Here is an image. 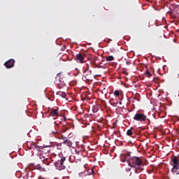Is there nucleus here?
Returning a JSON list of instances; mask_svg holds the SVG:
<instances>
[{
  "label": "nucleus",
  "instance_id": "1",
  "mask_svg": "<svg viewBox=\"0 0 179 179\" xmlns=\"http://www.w3.org/2000/svg\"><path fill=\"white\" fill-rule=\"evenodd\" d=\"M128 166L129 167H133L135 169L134 171L136 174H139V173H142L143 170V165H142V159L138 157H131L129 159Z\"/></svg>",
  "mask_w": 179,
  "mask_h": 179
},
{
  "label": "nucleus",
  "instance_id": "2",
  "mask_svg": "<svg viewBox=\"0 0 179 179\" xmlns=\"http://www.w3.org/2000/svg\"><path fill=\"white\" fill-rule=\"evenodd\" d=\"M49 155L50 151L47 150V148H42L38 151V156L43 163H44L45 160H48Z\"/></svg>",
  "mask_w": 179,
  "mask_h": 179
},
{
  "label": "nucleus",
  "instance_id": "3",
  "mask_svg": "<svg viewBox=\"0 0 179 179\" xmlns=\"http://www.w3.org/2000/svg\"><path fill=\"white\" fill-rule=\"evenodd\" d=\"M66 158L65 157H59L58 159L55 162L54 164L57 170H65V161Z\"/></svg>",
  "mask_w": 179,
  "mask_h": 179
},
{
  "label": "nucleus",
  "instance_id": "4",
  "mask_svg": "<svg viewBox=\"0 0 179 179\" xmlns=\"http://www.w3.org/2000/svg\"><path fill=\"white\" fill-rule=\"evenodd\" d=\"M133 120H134V121H138V122H145L148 120V116L141 113H136L134 115Z\"/></svg>",
  "mask_w": 179,
  "mask_h": 179
},
{
  "label": "nucleus",
  "instance_id": "5",
  "mask_svg": "<svg viewBox=\"0 0 179 179\" xmlns=\"http://www.w3.org/2000/svg\"><path fill=\"white\" fill-rule=\"evenodd\" d=\"M4 66L7 68V69H10V68H13L15 66V59H10L8 61L4 63Z\"/></svg>",
  "mask_w": 179,
  "mask_h": 179
},
{
  "label": "nucleus",
  "instance_id": "6",
  "mask_svg": "<svg viewBox=\"0 0 179 179\" xmlns=\"http://www.w3.org/2000/svg\"><path fill=\"white\" fill-rule=\"evenodd\" d=\"M59 139H62V141H63L64 145H66V146H69V148L72 146V141H69L68 138L65 137L64 135H62L59 137Z\"/></svg>",
  "mask_w": 179,
  "mask_h": 179
},
{
  "label": "nucleus",
  "instance_id": "7",
  "mask_svg": "<svg viewBox=\"0 0 179 179\" xmlns=\"http://www.w3.org/2000/svg\"><path fill=\"white\" fill-rule=\"evenodd\" d=\"M85 57H87V52H85L84 56L82 55V53H78L76 55V59L77 62L82 64V62H83V60L85 59Z\"/></svg>",
  "mask_w": 179,
  "mask_h": 179
},
{
  "label": "nucleus",
  "instance_id": "8",
  "mask_svg": "<svg viewBox=\"0 0 179 179\" xmlns=\"http://www.w3.org/2000/svg\"><path fill=\"white\" fill-rule=\"evenodd\" d=\"M172 166H179V157H174L172 159Z\"/></svg>",
  "mask_w": 179,
  "mask_h": 179
},
{
  "label": "nucleus",
  "instance_id": "9",
  "mask_svg": "<svg viewBox=\"0 0 179 179\" xmlns=\"http://www.w3.org/2000/svg\"><path fill=\"white\" fill-rule=\"evenodd\" d=\"M90 61H91V64L92 63V66L93 65H95V66L97 67V64H96V62L99 61V59L97 57H94L91 55Z\"/></svg>",
  "mask_w": 179,
  "mask_h": 179
},
{
  "label": "nucleus",
  "instance_id": "10",
  "mask_svg": "<svg viewBox=\"0 0 179 179\" xmlns=\"http://www.w3.org/2000/svg\"><path fill=\"white\" fill-rule=\"evenodd\" d=\"M50 117H58L59 113H58V109H53L50 113Z\"/></svg>",
  "mask_w": 179,
  "mask_h": 179
},
{
  "label": "nucleus",
  "instance_id": "11",
  "mask_svg": "<svg viewBox=\"0 0 179 179\" xmlns=\"http://www.w3.org/2000/svg\"><path fill=\"white\" fill-rule=\"evenodd\" d=\"M130 159H131V153L127 152L124 155V159L123 160V162H127V163H129Z\"/></svg>",
  "mask_w": 179,
  "mask_h": 179
},
{
  "label": "nucleus",
  "instance_id": "12",
  "mask_svg": "<svg viewBox=\"0 0 179 179\" xmlns=\"http://www.w3.org/2000/svg\"><path fill=\"white\" fill-rule=\"evenodd\" d=\"M99 108H100V105H97V103L93 105L92 113H97L99 111Z\"/></svg>",
  "mask_w": 179,
  "mask_h": 179
},
{
  "label": "nucleus",
  "instance_id": "13",
  "mask_svg": "<svg viewBox=\"0 0 179 179\" xmlns=\"http://www.w3.org/2000/svg\"><path fill=\"white\" fill-rule=\"evenodd\" d=\"M172 173L173 174H178L179 173V166H173Z\"/></svg>",
  "mask_w": 179,
  "mask_h": 179
},
{
  "label": "nucleus",
  "instance_id": "14",
  "mask_svg": "<svg viewBox=\"0 0 179 179\" xmlns=\"http://www.w3.org/2000/svg\"><path fill=\"white\" fill-rule=\"evenodd\" d=\"M57 96H60V97H62L63 99H65L66 97V94L64 92L59 91L57 92Z\"/></svg>",
  "mask_w": 179,
  "mask_h": 179
},
{
  "label": "nucleus",
  "instance_id": "15",
  "mask_svg": "<svg viewBox=\"0 0 179 179\" xmlns=\"http://www.w3.org/2000/svg\"><path fill=\"white\" fill-rule=\"evenodd\" d=\"M132 98L138 101H141V95L138 93H136L134 96L133 95Z\"/></svg>",
  "mask_w": 179,
  "mask_h": 179
},
{
  "label": "nucleus",
  "instance_id": "16",
  "mask_svg": "<svg viewBox=\"0 0 179 179\" xmlns=\"http://www.w3.org/2000/svg\"><path fill=\"white\" fill-rule=\"evenodd\" d=\"M87 71H84V78L87 82H90V76L86 74Z\"/></svg>",
  "mask_w": 179,
  "mask_h": 179
},
{
  "label": "nucleus",
  "instance_id": "17",
  "mask_svg": "<svg viewBox=\"0 0 179 179\" xmlns=\"http://www.w3.org/2000/svg\"><path fill=\"white\" fill-rule=\"evenodd\" d=\"M132 129H134V127H131L130 129L127 130V135H128V136L133 135L134 132H132Z\"/></svg>",
  "mask_w": 179,
  "mask_h": 179
},
{
  "label": "nucleus",
  "instance_id": "18",
  "mask_svg": "<svg viewBox=\"0 0 179 179\" xmlns=\"http://www.w3.org/2000/svg\"><path fill=\"white\" fill-rule=\"evenodd\" d=\"M106 61L110 62V61H114V57L113 56H108L106 57Z\"/></svg>",
  "mask_w": 179,
  "mask_h": 179
},
{
  "label": "nucleus",
  "instance_id": "19",
  "mask_svg": "<svg viewBox=\"0 0 179 179\" xmlns=\"http://www.w3.org/2000/svg\"><path fill=\"white\" fill-rule=\"evenodd\" d=\"M36 169L39 170L40 171H43V170H44V169L43 167H41V164L36 165Z\"/></svg>",
  "mask_w": 179,
  "mask_h": 179
},
{
  "label": "nucleus",
  "instance_id": "20",
  "mask_svg": "<svg viewBox=\"0 0 179 179\" xmlns=\"http://www.w3.org/2000/svg\"><path fill=\"white\" fill-rule=\"evenodd\" d=\"M114 94L116 96V97H120V91L115 90Z\"/></svg>",
  "mask_w": 179,
  "mask_h": 179
},
{
  "label": "nucleus",
  "instance_id": "21",
  "mask_svg": "<svg viewBox=\"0 0 179 179\" xmlns=\"http://www.w3.org/2000/svg\"><path fill=\"white\" fill-rule=\"evenodd\" d=\"M57 149L61 150L62 148V143H57Z\"/></svg>",
  "mask_w": 179,
  "mask_h": 179
},
{
  "label": "nucleus",
  "instance_id": "22",
  "mask_svg": "<svg viewBox=\"0 0 179 179\" xmlns=\"http://www.w3.org/2000/svg\"><path fill=\"white\" fill-rule=\"evenodd\" d=\"M79 176L81 177H86V176H87L86 171L85 173H79Z\"/></svg>",
  "mask_w": 179,
  "mask_h": 179
},
{
  "label": "nucleus",
  "instance_id": "23",
  "mask_svg": "<svg viewBox=\"0 0 179 179\" xmlns=\"http://www.w3.org/2000/svg\"><path fill=\"white\" fill-rule=\"evenodd\" d=\"M110 104H111V106H113V107H117V104H118V103L111 102L110 101Z\"/></svg>",
  "mask_w": 179,
  "mask_h": 179
},
{
  "label": "nucleus",
  "instance_id": "24",
  "mask_svg": "<svg viewBox=\"0 0 179 179\" xmlns=\"http://www.w3.org/2000/svg\"><path fill=\"white\" fill-rule=\"evenodd\" d=\"M96 158L94 157V156H91L90 157V162H95Z\"/></svg>",
  "mask_w": 179,
  "mask_h": 179
},
{
  "label": "nucleus",
  "instance_id": "25",
  "mask_svg": "<svg viewBox=\"0 0 179 179\" xmlns=\"http://www.w3.org/2000/svg\"><path fill=\"white\" fill-rule=\"evenodd\" d=\"M145 75H148V76H152V74L150 73V72L149 71H147L145 72Z\"/></svg>",
  "mask_w": 179,
  "mask_h": 179
},
{
  "label": "nucleus",
  "instance_id": "26",
  "mask_svg": "<svg viewBox=\"0 0 179 179\" xmlns=\"http://www.w3.org/2000/svg\"><path fill=\"white\" fill-rule=\"evenodd\" d=\"M94 173H95L94 167H93V168H92V169H91V175H92V174H94Z\"/></svg>",
  "mask_w": 179,
  "mask_h": 179
},
{
  "label": "nucleus",
  "instance_id": "27",
  "mask_svg": "<svg viewBox=\"0 0 179 179\" xmlns=\"http://www.w3.org/2000/svg\"><path fill=\"white\" fill-rule=\"evenodd\" d=\"M130 101H131L132 103H135L134 98H133V97L130 98Z\"/></svg>",
  "mask_w": 179,
  "mask_h": 179
},
{
  "label": "nucleus",
  "instance_id": "28",
  "mask_svg": "<svg viewBox=\"0 0 179 179\" xmlns=\"http://www.w3.org/2000/svg\"><path fill=\"white\" fill-rule=\"evenodd\" d=\"M146 121H148V124L150 125V120L149 119H148V117H147Z\"/></svg>",
  "mask_w": 179,
  "mask_h": 179
},
{
  "label": "nucleus",
  "instance_id": "29",
  "mask_svg": "<svg viewBox=\"0 0 179 179\" xmlns=\"http://www.w3.org/2000/svg\"><path fill=\"white\" fill-rule=\"evenodd\" d=\"M90 150L94 151V150H96V148H90Z\"/></svg>",
  "mask_w": 179,
  "mask_h": 179
},
{
  "label": "nucleus",
  "instance_id": "30",
  "mask_svg": "<svg viewBox=\"0 0 179 179\" xmlns=\"http://www.w3.org/2000/svg\"><path fill=\"white\" fill-rule=\"evenodd\" d=\"M86 139H87L89 141V137H87V136L85 137V141H86Z\"/></svg>",
  "mask_w": 179,
  "mask_h": 179
},
{
  "label": "nucleus",
  "instance_id": "31",
  "mask_svg": "<svg viewBox=\"0 0 179 179\" xmlns=\"http://www.w3.org/2000/svg\"><path fill=\"white\" fill-rule=\"evenodd\" d=\"M119 104H120V105L122 104V101H120V102H119Z\"/></svg>",
  "mask_w": 179,
  "mask_h": 179
},
{
  "label": "nucleus",
  "instance_id": "32",
  "mask_svg": "<svg viewBox=\"0 0 179 179\" xmlns=\"http://www.w3.org/2000/svg\"><path fill=\"white\" fill-rule=\"evenodd\" d=\"M127 171H131V169H127Z\"/></svg>",
  "mask_w": 179,
  "mask_h": 179
},
{
  "label": "nucleus",
  "instance_id": "33",
  "mask_svg": "<svg viewBox=\"0 0 179 179\" xmlns=\"http://www.w3.org/2000/svg\"><path fill=\"white\" fill-rule=\"evenodd\" d=\"M53 120H57V118L54 117Z\"/></svg>",
  "mask_w": 179,
  "mask_h": 179
},
{
  "label": "nucleus",
  "instance_id": "34",
  "mask_svg": "<svg viewBox=\"0 0 179 179\" xmlns=\"http://www.w3.org/2000/svg\"><path fill=\"white\" fill-rule=\"evenodd\" d=\"M87 59H89V56H87Z\"/></svg>",
  "mask_w": 179,
  "mask_h": 179
}]
</instances>
